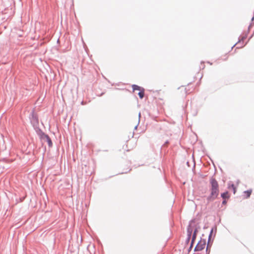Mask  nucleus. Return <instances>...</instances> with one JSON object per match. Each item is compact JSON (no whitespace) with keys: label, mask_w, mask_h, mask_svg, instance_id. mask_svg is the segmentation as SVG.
<instances>
[{"label":"nucleus","mask_w":254,"mask_h":254,"mask_svg":"<svg viewBox=\"0 0 254 254\" xmlns=\"http://www.w3.org/2000/svg\"><path fill=\"white\" fill-rule=\"evenodd\" d=\"M33 128L38 136L44 134V132L40 128L39 126H36Z\"/></svg>","instance_id":"4"},{"label":"nucleus","mask_w":254,"mask_h":254,"mask_svg":"<svg viewBox=\"0 0 254 254\" xmlns=\"http://www.w3.org/2000/svg\"><path fill=\"white\" fill-rule=\"evenodd\" d=\"M132 89L133 90V91H135V90H140L141 89H142L140 87L137 86V85H132Z\"/></svg>","instance_id":"11"},{"label":"nucleus","mask_w":254,"mask_h":254,"mask_svg":"<svg viewBox=\"0 0 254 254\" xmlns=\"http://www.w3.org/2000/svg\"><path fill=\"white\" fill-rule=\"evenodd\" d=\"M192 247H193V246L192 245V244H190V248H189V252L191 251V249H192Z\"/></svg>","instance_id":"14"},{"label":"nucleus","mask_w":254,"mask_h":254,"mask_svg":"<svg viewBox=\"0 0 254 254\" xmlns=\"http://www.w3.org/2000/svg\"><path fill=\"white\" fill-rule=\"evenodd\" d=\"M226 202V201L224 200L223 201V203H225Z\"/></svg>","instance_id":"17"},{"label":"nucleus","mask_w":254,"mask_h":254,"mask_svg":"<svg viewBox=\"0 0 254 254\" xmlns=\"http://www.w3.org/2000/svg\"><path fill=\"white\" fill-rule=\"evenodd\" d=\"M46 141L48 143V146L50 147H52L53 146V142L51 139V138L49 137V136L46 139Z\"/></svg>","instance_id":"5"},{"label":"nucleus","mask_w":254,"mask_h":254,"mask_svg":"<svg viewBox=\"0 0 254 254\" xmlns=\"http://www.w3.org/2000/svg\"><path fill=\"white\" fill-rule=\"evenodd\" d=\"M206 247V240L201 239L198 242L195 247L194 248V251L195 252H199L203 251Z\"/></svg>","instance_id":"3"},{"label":"nucleus","mask_w":254,"mask_h":254,"mask_svg":"<svg viewBox=\"0 0 254 254\" xmlns=\"http://www.w3.org/2000/svg\"><path fill=\"white\" fill-rule=\"evenodd\" d=\"M49 136V135L45 133H44V134L43 135H40L39 136V138L41 139V140H45Z\"/></svg>","instance_id":"9"},{"label":"nucleus","mask_w":254,"mask_h":254,"mask_svg":"<svg viewBox=\"0 0 254 254\" xmlns=\"http://www.w3.org/2000/svg\"><path fill=\"white\" fill-rule=\"evenodd\" d=\"M221 197L223 198V199H226V198H228L229 197V195L228 194V191H226V192H223L221 194Z\"/></svg>","instance_id":"8"},{"label":"nucleus","mask_w":254,"mask_h":254,"mask_svg":"<svg viewBox=\"0 0 254 254\" xmlns=\"http://www.w3.org/2000/svg\"><path fill=\"white\" fill-rule=\"evenodd\" d=\"M228 188L229 189H232V190L233 191V193L234 194L236 193V189L233 184L231 185V186H229Z\"/></svg>","instance_id":"12"},{"label":"nucleus","mask_w":254,"mask_h":254,"mask_svg":"<svg viewBox=\"0 0 254 254\" xmlns=\"http://www.w3.org/2000/svg\"><path fill=\"white\" fill-rule=\"evenodd\" d=\"M252 192V190H248L245 191L244 192V194L246 195V198L249 197L250 196Z\"/></svg>","instance_id":"7"},{"label":"nucleus","mask_w":254,"mask_h":254,"mask_svg":"<svg viewBox=\"0 0 254 254\" xmlns=\"http://www.w3.org/2000/svg\"><path fill=\"white\" fill-rule=\"evenodd\" d=\"M30 123L33 127L39 126V119L38 115L35 113V110L33 109L29 115Z\"/></svg>","instance_id":"2"},{"label":"nucleus","mask_w":254,"mask_h":254,"mask_svg":"<svg viewBox=\"0 0 254 254\" xmlns=\"http://www.w3.org/2000/svg\"><path fill=\"white\" fill-rule=\"evenodd\" d=\"M181 92H184V95H186V88H185L184 86H182L180 88H179L178 89Z\"/></svg>","instance_id":"10"},{"label":"nucleus","mask_w":254,"mask_h":254,"mask_svg":"<svg viewBox=\"0 0 254 254\" xmlns=\"http://www.w3.org/2000/svg\"><path fill=\"white\" fill-rule=\"evenodd\" d=\"M194 241H195V240H193V239H192L191 242V244H192V246L193 245Z\"/></svg>","instance_id":"15"},{"label":"nucleus","mask_w":254,"mask_h":254,"mask_svg":"<svg viewBox=\"0 0 254 254\" xmlns=\"http://www.w3.org/2000/svg\"><path fill=\"white\" fill-rule=\"evenodd\" d=\"M196 233H197V230H195L194 232H193V235H192V239H193V240H195L196 239Z\"/></svg>","instance_id":"13"},{"label":"nucleus","mask_w":254,"mask_h":254,"mask_svg":"<svg viewBox=\"0 0 254 254\" xmlns=\"http://www.w3.org/2000/svg\"><path fill=\"white\" fill-rule=\"evenodd\" d=\"M59 42V39H58L57 42Z\"/></svg>","instance_id":"18"},{"label":"nucleus","mask_w":254,"mask_h":254,"mask_svg":"<svg viewBox=\"0 0 254 254\" xmlns=\"http://www.w3.org/2000/svg\"><path fill=\"white\" fill-rule=\"evenodd\" d=\"M81 105H85V103L84 102V101H82L81 102Z\"/></svg>","instance_id":"16"},{"label":"nucleus","mask_w":254,"mask_h":254,"mask_svg":"<svg viewBox=\"0 0 254 254\" xmlns=\"http://www.w3.org/2000/svg\"><path fill=\"white\" fill-rule=\"evenodd\" d=\"M210 194L207 197V200L211 201L215 199L219 195V185L217 181L214 178L210 180Z\"/></svg>","instance_id":"1"},{"label":"nucleus","mask_w":254,"mask_h":254,"mask_svg":"<svg viewBox=\"0 0 254 254\" xmlns=\"http://www.w3.org/2000/svg\"><path fill=\"white\" fill-rule=\"evenodd\" d=\"M138 95L141 99L143 98L144 95V91L143 88L141 89L140 90H139Z\"/></svg>","instance_id":"6"}]
</instances>
